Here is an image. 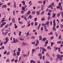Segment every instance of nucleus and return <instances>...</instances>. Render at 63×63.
<instances>
[{
	"instance_id": "nucleus-6",
	"label": "nucleus",
	"mask_w": 63,
	"mask_h": 63,
	"mask_svg": "<svg viewBox=\"0 0 63 63\" xmlns=\"http://www.w3.org/2000/svg\"><path fill=\"white\" fill-rule=\"evenodd\" d=\"M5 43L6 44H7V43H8V37H7L5 38Z\"/></svg>"
},
{
	"instance_id": "nucleus-46",
	"label": "nucleus",
	"mask_w": 63,
	"mask_h": 63,
	"mask_svg": "<svg viewBox=\"0 0 63 63\" xmlns=\"http://www.w3.org/2000/svg\"><path fill=\"white\" fill-rule=\"evenodd\" d=\"M35 43H36V42H35L32 43V45H34V44H35Z\"/></svg>"
},
{
	"instance_id": "nucleus-5",
	"label": "nucleus",
	"mask_w": 63,
	"mask_h": 63,
	"mask_svg": "<svg viewBox=\"0 0 63 63\" xmlns=\"http://www.w3.org/2000/svg\"><path fill=\"white\" fill-rule=\"evenodd\" d=\"M6 24V22H4L3 23H2L1 24V25L0 26V27L1 28L2 27H3V26L5 25V24Z\"/></svg>"
},
{
	"instance_id": "nucleus-50",
	"label": "nucleus",
	"mask_w": 63,
	"mask_h": 63,
	"mask_svg": "<svg viewBox=\"0 0 63 63\" xmlns=\"http://www.w3.org/2000/svg\"><path fill=\"white\" fill-rule=\"evenodd\" d=\"M43 5H44V6H45V4H46V1H45L44 0L43 2Z\"/></svg>"
},
{
	"instance_id": "nucleus-64",
	"label": "nucleus",
	"mask_w": 63,
	"mask_h": 63,
	"mask_svg": "<svg viewBox=\"0 0 63 63\" xmlns=\"http://www.w3.org/2000/svg\"><path fill=\"white\" fill-rule=\"evenodd\" d=\"M7 55H9L10 54V52H8L7 53Z\"/></svg>"
},
{
	"instance_id": "nucleus-35",
	"label": "nucleus",
	"mask_w": 63,
	"mask_h": 63,
	"mask_svg": "<svg viewBox=\"0 0 63 63\" xmlns=\"http://www.w3.org/2000/svg\"><path fill=\"white\" fill-rule=\"evenodd\" d=\"M14 61H15V63H17V59H16Z\"/></svg>"
},
{
	"instance_id": "nucleus-27",
	"label": "nucleus",
	"mask_w": 63,
	"mask_h": 63,
	"mask_svg": "<svg viewBox=\"0 0 63 63\" xmlns=\"http://www.w3.org/2000/svg\"><path fill=\"white\" fill-rule=\"evenodd\" d=\"M18 52H20V51H21V49H20V48H18Z\"/></svg>"
},
{
	"instance_id": "nucleus-22",
	"label": "nucleus",
	"mask_w": 63,
	"mask_h": 63,
	"mask_svg": "<svg viewBox=\"0 0 63 63\" xmlns=\"http://www.w3.org/2000/svg\"><path fill=\"white\" fill-rule=\"evenodd\" d=\"M54 44H55V43L54 42H51V47H52V45H54Z\"/></svg>"
},
{
	"instance_id": "nucleus-25",
	"label": "nucleus",
	"mask_w": 63,
	"mask_h": 63,
	"mask_svg": "<svg viewBox=\"0 0 63 63\" xmlns=\"http://www.w3.org/2000/svg\"><path fill=\"white\" fill-rule=\"evenodd\" d=\"M6 61L7 62H10V59H7L6 60Z\"/></svg>"
},
{
	"instance_id": "nucleus-19",
	"label": "nucleus",
	"mask_w": 63,
	"mask_h": 63,
	"mask_svg": "<svg viewBox=\"0 0 63 63\" xmlns=\"http://www.w3.org/2000/svg\"><path fill=\"white\" fill-rule=\"evenodd\" d=\"M12 20L13 22V23H15V22L16 21L15 20L14 18H13V19H12Z\"/></svg>"
},
{
	"instance_id": "nucleus-3",
	"label": "nucleus",
	"mask_w": 63,
	"mask_h": 63,
	"mask_svg": "<svg viewBox=\"0 0 63 63\" xmlns=\"http://www.w3.org/2000/svg\"><path fill=\"white\" fill-rule=\"evenodd\" d=\"M37 49H38L37 48H36L35 49H32V54H33L34 53V52L36 50H37Z\"/></svg>"
},
{
	"instance_id": "nucleus-16",
	"label": "nucleus",
	"mask_w": 63,
	"mask_h": 63,
	"mask_svg": "<svg viewBox=\"0 0 63 63\" xmlns=\"http://www.w3.org/2000/svg\"><path fill=\"white\" fill-rule=\"evenodd\" d=\"M49 23V21H47L46 23L45 24V25H47V24H48Z\"/></svg>"
},
{
	"instance_id": "nucleus-13",
	"label": "nucleus",
	"mask_w": 63,
	"mask_h": 63,
	"mask_svg": "<svg viewBox=\"0 0 63 63\" xmlns=\"http://www.w3.org/2000/svg\"><path fill=\"white\" fill-rule=\"evenodd\" d=\"M61 57V56L59 58H58V59H59L61 61L63 59Z\"/></svg>"
},
{
	"instance_id": "nucleus-7",
	"label": "nucleus",
	"mask_w": 63,
	"mask_h": 63,
	"mask_svg": "<svg viewBox=\"0 0 63 63\" xmlns=\"http://www.w3.org/2000/svg\"><path fill=\"white\" fill-rule=\"evenodd\" d=\"M57 57L58 58H59V57H60V56H61L62 58L63 57V55H60L59 54H58L57 55Z\"/></svg>"
},
{
	"instance_id": "nucleus-23",
	"label": "nucleus",
	"mask_w": 63,
	"mask_h": 63,
	"mask_svg": "<svg viewBox=\"0 0 63 63\" xmlns=\"http://www.w3.org/2000/svg\"><path fill=\"white\" fill-rule=\"evenodd\" d=\"M42 54L41 53H40L38 54V56H42Z\"/></svg>"
},
{
	"instance_id": "nucleus-62",
	"label": "nucleus",
	"mask_w": 63,
	"mask_h": 63,
	"mask_svg": "<svg viewBox=\"0 0 63 63\" xmlns=\"http://www.w3.org/2000/svg\"><path fill=\"white\" fill-rule=\"evenodd\" d=\"M61 35H59V39H61Z\"/></svg>"
},
{
	"instance_id": "nucleus-36",
	"label": "nucleus",
	"mask_w": 63,
	"mask_h": 63,
	"mask_svg": "<svg viewBox=\"0 0 63 63\" xmlns=\"http://www.w3.org/2000/svg\"><path fill=\"white\" fill-rule=\"evenodd\" d=\"M54 39V37L52 36L51 37V38H50V40H53V39Z\"/></svg>"
},
{
	"instance_id": "nucleus-18",
	"label": "nucleus",
	"mask_w": 63,
	"mask_h": 63,
	"mask_svg": "<svg viewBox=\"0 0 63 63\" xmlns=\"http://www.w3.org/2000/svg\"><path fill=\"white\" fill-rule=\"evenodd\" d=\"M17 55H18V56H19L20 54V52H17Z\"/></svg>"
},
{
	"instance_id": "nucleus-20",
	"label": "nucleus",
	"mask_w": 63,
	"mask_h": 63,
	"mask_svg": "<svg viewBox=\"0 0 63 63\" xmlns=\"http://www.w3.org/2000/svg\"><path fill=\"white\" fill-rule=\"evenodd\" d=\"M29 18H30L31 19L33 17L32 16H31V15H30L29 17Z\"/></svg>"
},
{
	"instance_id": "nucleus-32",
	"label": "nucleus",
	"mask_w": 63,
	"mask_h": 63,
	"mask_svg": "<svg viewBox=\"0 0 63 63\" xmlns=\"http://www.w3.org/2000/svg\"><path fill=\"white\" fill-rule=\"evenodd\" d=\"M39 44V42H36V45H35L36 46H37L38 44Z\"/></svg>"
},
{
	"instance_id": "nucleus-49",
	"label": "nucleus",
	"mask_w": 63,
	"mask_h": 63,
	"mask_svg": "<svg viewBox=\"0 0 63 63\" xmlns=\"http://www.w3.org/2000/svg\"><path fill=\"white\" fill-rule=\"evenodd\" d=\"M5 20V21H6V20H2L1 21V22L2 23V22H4V21Z\"/></svg>"
},
{
	"instance_id": "nucleus-48",
	"label": "nucleus",
	"mask_w": 63,
	"mask_h": 63,
	"mask_svg": "<svg viewBox=\"0 0 63 63\" xmlns=\"http://www.w3.org/2000/svg\"><path fill=\"white\" fill-rule=\"evenodd\" d=\"M19 23H20V24H23V22H20V21H19Z\"/></svg>"
},
{
	"instance_id": "nucleus-12",
	"label": "nucleus",
	"mask_w": 63,
	"mask_h": 63,
	"mask_svg": "<svg viewBox=\"0 0 63 63\" xmlns=\"http://www.w3.org/2000/svg\"><path fill=\"white\" fill-rule=\"evenodd\" d=\"M3 8H7V5H5L4 6L2 5V9H3Z\"/></svg>"
},
{
	"instance_id": "nucleus-60",
	"label": "nucleus",
	"mask_w": 63,
	"mask_h": 63,
	"mask_svg": "<svg viewBox=\"0 0 63 63\" xmlns=\"http://www.w3.org/2000/svg\"><path fill=\"white\" fill-rule=\"evenodd\" d=\"M40 59H42V56H40Z\"/></svg>"
},
{
	"instance_id": "nucleus-59",
	"label": "nucleus",
	"mask_w": 63,
	"mask_h": 63,
	"mask_svg": "<svg viewBox=\"0 0 63 63\" xmlns=\"http://www.w3.org/2000/svg\"><path fill=\"white\" fill-rule=\"evenodd\" d=\"M32 14H33V15H34L35 14V11H33L32 12Z\"/></svg>"
},
{
	"instance_id": "nucleus-8",
	"label": "nucleus",
	"mask_w": 63,
	"mask_h": 63,
	"mask_svg": "<svg viewBox=\"0 0 63 63\" xmlns=\"http://www.w3.org/2000/svg\"><path fill=\"white\" fill-rule=\"evenodd\" d=\"M14 7L15 8H16V2L15 1L14 2Z\"/></svg>"
},
{
	"instance_id": "nucleus-40",
	"label": "nucleus",
	"mask_w": 63,
	"mask_h": 63,
	"mask_svg": "<svg viewBox=\"0 0 63 63\" xmlns=\"http://www.w3.org/2000/svg\"><path fill=\"white\" fill-rule=\"evenodd\" d=\"M48 40H47L46 41V42L45 43V44H47L48 43Z\"/></svg>"
},
{
	"instance_id": "nucleus-1",
	"label": "nucleus",
	"mask_w": 63,
	"mask_h": 63,
	"mask_svg": "<svg viewBox=\"0 0 63 63\" xmlns=\"http://www.w3.org/2000/svg\"><path fill=\"white\" fill-rule=\"evenodd\" d=\"M55 20H54L53 21V28L52 29L53 31H55L56 30V29H55Z\"/></svg>"
},
{
	"instance_id": "nucleus-61",
	"label": "nucleus",
	"mask_w": 63,
	"mask_h": 63,
	"mask_svg": "<svg viewBox=\"0 0 63 63\" xmlns=\"http://www.w3.org/2000/svg\"><path fill=\"white\" fill-rule=\"evenodd\" d=\"M41 10L42 11H43L44 10V7H41Z\"/></svg>"
},
{
	"instance_id": "nucleus-58",
	"label": "nucleus",
	"mask_w": 63,
	"mask_h": 63,
	"mask_svg": "<svg viewBox=\"0 0 63 63\" xmlns=\"http://www.w3.org/2000/svg\"><path fill=\"white\" fill-rule=\"evenodd\" d=\"M15 60V59H12L11 60V62H13Z\"/></svg>"
},
{
	"instance_id": "nucleus-4",
	"label": "nucleus",
	"mask_w": 63,
	"mask_h": 63,
	"mask_svg": "<svg viewBox=\"0 0 63 63\" xmlns=\"http://www.w3.org/2000/svg\"><path fill=\"white\" fill-rule=\"evenodd\" d=\"M58 6L60 8V9L61 11L62 10V7L61 6V3H59L58 4Z\"/></svg>"
},
{
	"instance_id": "nucleus-53",
	"label": "nucleus",
	"mask_w": 63,
	"mask_h": 63,
	"mask_svg": "<svg viewBox=\"0 0 63 63\" xmlns=\"http://www.w3.org/2000/svg\"><path fill=\"white\" fill-rule=\"evenodd\" d=\"M35 38V37L34 36H32V39H34Z\"/></svg>"
},
{
	"instance_id": "nucleus-31",
	"label": "nucleus",
	"mask_w": 63,
	"mask_h": 63,
	"mask_svg": "<svg viewBox=\"0 0 63 63\" xmlns=\"http://www.w3.org/2000/svg\"><path fill=\"white\" fill-rule=\"evenodd\" d=\"M8 25H8V24H7V25H5V28H7V27H8Z\"/></svg>"
},
{
	"instance_id": "nucleus-38",
	"label": "nucleus",
	"mask_w": 63,
	"mask_h": 63,
	"mask_svg": "<svg viewBox=\"0 0 63 63\" xmlns=\"http://www.w3.org/2000/svg\"><path fill=\"white\" fill-rule=\"evenodd\" d=\"M27 54H24L23 55V56H24V57H27Z\"/></svg>"
},
{
	"instance_id": "nucleus-51",
	"label": "nucleus",
	"mask_w": 63,
	"mask_h": 63,
	"mask_svg": "<svg viewBox=\"0 0 63 63\" xmlns=\"http://www.w3.org/2000/svg\"><path fill=\"white\" fill-rule=\"evenodd\" d=\"M46 55L47 56H49V54L48 53H47L46 54Z\"/></svg>"
},
{
	"instance_id": "nucleus-57",
	"label": "nucleus",
	"mask_w": 63,
	"mask_h": 63,
	"mask_svg": "<svg viewBox=\"0 0 63 63\" xmlns=\"http://www.w3.org/2000/svg\"><path fill=\"white\" fill-rule=\"evenodd\" d=\"M42 58L43 60H45V56H42Z\"/></svg>"
},
{
	"instance_id": "nucleus-63",
	"label": "nucleus",
	"mask_w": 63,
	"mask_h": 63,
	"mask_svg": "<svg viewBox=\"0 0 63 63\" xmlns=\"http://www.w3.org/2000/svg\"><path fill=\"white\" fill-rule=\"evenodd\" d=\"M21 14H23L24 13V12L23 11H21Z\"/></svg>"
},
{
	"instance_id": "nucleus-28",
	"label": "nucleus",
	"mask_w": 63,
	"mask_h": 63,
	"mask_svg": "<svg viewBox=\"0 0 63 63\" xmlns=\"http://www.w3.org/2000/svg\"><path fill=\"white\" fill-rule=\"evenodd\" d=\"M31 11H29L28 12V13H27V14L28 15H30V12H31Z\"/></svg>"
},
{
	"instance_id": "nucleus-43",
	"label": "nucleus",
	"mask_w": 63,
	"mask_h": 63,
	"mask_svg": "<svg viewBox=\"0 0 63 63\" xmlns=\"http://www.w3.org/2000/svg\"><path fill=\"white\" fill-rule=\"evenodd\" d=\"M52 34H53V33H52V32H51L50 33H49L48 34V35H52Z\"/></svg>"
},
{
	"instance_id": "nucleus-30",
	"label": "nucleus",
	"mask_w": 63,
	"mask_h": 63,
	"mask_svg": "<svg viewBox=\"0 0 63 63\" xmlns=\"http://www.w3.org/2000/svg\"><path fill=\"white\" fill-rule=\"evenodd\" d=\"M61 42H62L61 41H60L57 42V44H60V43H61Z\"/></svg>"
},
{
	"instance_id": "nucleus-29",
	"label": "nucleus",
	"mask_w": 63,
	"mask_h": 63,
	"mask_svg": "<svg viewBox=\"0 0 63 63\" xmlns=\"http://www.w3.org/2000/svg\"><path fill=\"white\" fill-rule=\"evenodd\" d=\"M29 32H27V33L26 36H27V37H28V36H29Z\"/></svg>"
},
{
	"instance_id": "nucleus-10",
	"label": "nucleus",
	"mask_w": 63,
	"mask_h": 63,
	"mask_svg": "<svg viewBox=\"0 0 63 63\" xmlns=\"http://www.w3.org/2000/svg\"><path fill=\"white\" fill-rule=\"evenodd\" d=\"M22 10L23 11H25V12L26 11V10H25V8L24 7H22Z\"/></svg>"
},
{
	"instance_id": "nucleus-21",
	"label": "nucleus",
	"mask_w": 63,
	"mask_h": 63,
	"mask_svg": "<svg viewBox=\"0 0 63 63\" xmlns=\"http://www.w3.org/2000/svg\"><path fill=\"white\" fill-rule=\"evenodd\" d=\"M52 17H55V14H54L53 15H52Z\"/></svg>"
},
{
	"instance_id": "nucleus-26",
	"label": "nucleus",
	"mask_w": 63,
	"mask_h": 63,
	"mask_svg": "<svg viewBox=\"0 0 63 63\" xmlns=\"http://www.w3.org/2000/svg\"><path fill=\"white\" fill-rule=\"evenodd\" d=\"M40 27H41V24H39V25L38 26V30H39V29H40Z\"/></svg>"
},
{
	"instance_id": "nucleus-56",
	"label": "nucleus",
	"mask_w": 63,
	"mask_h": 63,
	"mask_svg": "<svg viewBox=\"0 0 63 63\" xmlns=\"http://www.w3.org/2000/svg\"><path fill=\"white\" fill-rule=\"evenodd\" d=\"M47 15H48L49 16H50V13H48L47 14Z\"/></svg>"
},
{
	"instance_id": "nucleus-34",
	"label": "nucleus",
	"mask_w": 63,
	"mask_h": 63,
	"mask_svg": "<svg viewBox=\"0 0 63 63\" xmlns=\"http://www.w3.org/2000/svg\"><path fill=\"white\" fill-rule=\"evenodd\" d=\"M45 20V18H42L41 19L42 21H43L44 20Z\"/></svg>"
},
{
	"instance_id": "nucleus-14",
	"label": "nucleus",
	"mask_w": 63,
	"mask_h": 63,
	"mask_svg": "<svg viewBox=\"0 0 63 63\" xmlns=\"http://www.w3.org/2000/svg\"><path fill=\"white\" fill-rule=\"evenodd\" d=\"M21 3H22L23 4V5H25V2L24 1H21Z\"/></svg>"
},
{
	"instance_id": "nucleus-33",
	"label": "nucleus",
	"mask_w": 63,
	"mask_h": 63,
	"mask_svg": "<svg viewBox=\"0 0 63 63\" xmlns=\"http://www.w3.org/2000/svg\"><path fill=\"white\" fill-rule=\"evenodd\" d=\"M13 55L14 56L16 55V52H15L13 54Z\"/></svg>"
},
{
	"instance_id": "nucleus-52",
	"label": "nucleus",
	"mask_w": 63,
	"mask_h": 63,
	"mask_svg": "<svg viewBox=\"0 0 63 63\" xmlns=\"http://www.w3.org/2000/svg\"><path fill=\"white\" fill-rule=\"evenodd\" d=\"M13 24V23H10L9 24V26H11Z\"/></svg>"
},
{
	"instance_id": "nucleus-45",
	"label": "nucleus",
	"mask_w": 63,
	"mask_h": 63,
	"mask_svg": "<svg viewBox=\"0 0 63 63\" xmlns=\"http://www.w3.org/2000/svg\"><path fill=\"white\" fill-rule=\"evenodd\" d=\"M19 39L20 40H21V41H24V39H22V38H19Z\"/></svg>"
},
{
	"instance_id": "nucleus-24",
	"label": "nucleus",
	"mask_w": 63,
	"mask_h": 63,
	"mask_svg": "<svg viewBox=\"0 0 63 63\" xmlns=\"http://www.w3.org/2000/svg\"><path fill=\"white\" fill-rule=\"evenodd\" d=\"M44 28L45 29H47V26H44Z\"/></svg>"
},
{
	"instance_id": "nucleus-9",
	"label": "nucleus",
	"mask_w": 63,
	"mask_h": 63,
	"mask_svg": "<svg viewBox=\"0 0 63 63\" xmlns=\"http://www.w3.org/2000/svg\"><path fill=\"white\" fill-rule=\"evenodd\" d=\"M14 43H17L16 42H19V41L18 40H17V39H15V41H14Z\"/></svg>"
},
{
	"instance_id": "nucleus-47",
	"label": "nucleus",
	"mask_w": 63,
	"mask_h": 63,
	"mask_svg": "<svg viewBox=\"0 0 63 63\" xmlns=\"http://www.w3.org/2000/svg\"><path fill=\"white\" fill-rule=\"evenodd\" d=\"M7 5L8 6H10L11 5V3L10 2H9L7 3Z\"/></svg>"
},
{
	"instance_id": "nucleus-41",
	"label": "nucleus",
	"mask_w": 63,
	"mask_h": 63,
	"mask_svg": "<svg viewBox=\"0 0 63 63\" xmlns=\"http://www.w3.org/2000/svg\"><path fill=\"white\" fill-rule=\"evenodd\" d=\"M13 14L14 16H15V11H13Z\"/></svg>"
},
{
	"instance_id": "nucleus-42",
	"label": "nucleus",
	"mask_w": 63,
	"mask_h": 63,
	"mask_svg": "<svg viewBox=\"0 0 63 63\" xmlns=\"http://www.w3.org/2000/svg\"><path fill=\"white\" fill-rule=\"evenodd\" d=\"M25 17V16H21V17L22 18H24Z\"/></svg>"
},
{
	"instance_id": "nucleus-11",
	"label": "nucleus",
	"mask_w": 63,
	"mask_h": 63,
	"mask_svg": "<svg viewBox=\"0 0 63 63\" xmlns=\"http://www.w3.org/2000/svg\"><path fill=\"white\" fill-rule=\"evenodd\" d=\"M39 40L40 41H41V40H42V36L40 35L39 37Z\"/></svg>"
},
{
	"instance_id": "nucleus-17",
	"label": "nucleus",
	"mask_w": 63,
	"mask_h": 63,
	"mask_svg": "<svg viewBox=\"0 0 63 63\" xmlns=\"http://www.w3.org/2000/svg\"><path fill=\"white\" fill-rule=\"evenodd\" d=\"M47 39L45 37L42 39V41H46V40Z\"/></svg>"
},
{
	"instance_id": "nucleus-2",
	"label": "nucleus",
	"mask_w": 63,
	"mask_h": 63,
	"mask_svg": "<svg viewBox=\"0 0 63 63\" xmlns=\"http://www.w3.org/2000/svg\"><path fill=\"white\" fill-rule=\"evenodd\" d=\"M54 5V3L53 2L50 5H49L48 6H47V7L48 8H50L51 9L53 10V7H53Z\"/></svg>"
},
{
	"instance_id": "nucleus-55",
	"label": "nucleus",
	"mask_w": 63,
	"mask_h": 63,
	"mask_svg": "<svg viewBox=\"0 0 63 63\" xmlns=\"http://www.w3.org/2000/svg\"><path fill=\"white\" fill-rule=\"evenodd\" d=\"M55 35H56V37H57V36H58V34L56 32L55 33Z\"/></svg>"
},
{
	"instance_id": "nucleus-44",
	"label": "nucleus",
	"mask_w": 63,
	"mask_h": 63,
	"mask_svg": "<svg viewBox=\"0 0 63 63\" xmlns=\"http://www.w3.org/2000/svg\"><path fill=\"white\" fill-rule=\"evenodd\" d=\"M49 18H50V16H48V18H47L48 20H49Z\"/></svg>"
},
{
	"instance_id": "nucleus-39",
	"label": "nucleus",
	"mask_w": 63,
	"mask_h": 63,
	"mask_svg": "<svg viewBox=\"0 0 63 63\" xmlns=\"http://www.w3.org/2000/svg\"><path fill=\"white\" fill-rule=\"evenodd\" d=\"M38 3L39 4H40V3L42 4V3H43V2H42V1H38Z\"/></svg>"
},
{
	"instance_id": "nucleus-37",
	"label": "nucleus",
	"mask_w": 63,
	"mask_h": 63,
	"mask_svg": "<svg viewBox=\"0 0 63 63\" xmlns=\"http://www.w3.org/2000/svg\"><path fill=\"white\" fill-rule=\"evenodd\" d=\"M60 15V13H59L57 15L58 17H59Z\"/></svg>"
},
{
	"instance_id": "nucleus-54",
	"label": "nucleus",
	"mask_w": 63,
	"mask_h": 63,
	"mask_svg": "<svg viewBox=\"0 0 63 63\" xmlns=\"http://www.w3.org/2000/svg\"><path fill=\"white\" fill-rule=\"evenodd\" d=\"M38 23H37V22H36L35 23V25H37Z\"/></svg>"
},
{
	"instance_id": "nucleus-15",
	"label": "nucleus",
	"mask_w": 63,
	"mask_h": 63,
	"mask_svg": "<svg viewBox=\"0 0 63 63\" xmlns=\"http://www.w3.org/2000/svg\"><path fill=\"white\" fill-rule=\"evenodd\" d=\"M36 14L37 16H39L40 15V12L37 11L36 12Z\"/></svg>"
}]
</instances>
